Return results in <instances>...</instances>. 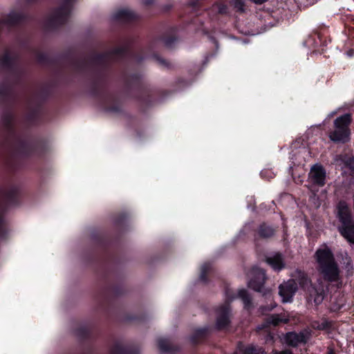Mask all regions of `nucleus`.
<instances>
[{
    "instance_id": "4be33fe9",
    "label": "nucleus",
    "mask_w": 354,
    "mask_h": 354,
    "mask_svg": "<svg viewBox=\"0 0 354 354\" xmlns=\"http://www.w3.org/2000/svg\"><path fill=\"white\" fill-rule=\"evenodd\" d=\"M328 326V323L327 322L324 321L320 326H317V328L319 330H324Z\"/></svg>"
},
{
    "instance_id": "bb28decb",
    "label": "nucleus",
    "mask_w": 354,
    "mask_h": 354,
    "mask_svg": "<svg viewBox=\"0 0 354 354\" xmlns=\"http://www.w3.org/2000/svg\"><path fill=\"white\" fill-rule=\"evenodd\" d=\"M206 267H207V265H203V267H202L203 272H204L205 271Z\"/></svg>"
},
{
    "instance_id": "6ab92c4d",
    "label": "nucleus",
    "mask_w": 354,
    "mask_h": 354,
    "mask_svg": "<svg viewBox=\"0 0 354 354\" xmlns=\"http://www.w3.org/2000/svg\"><path fill=\"white\" fill-rule=\"evenodd\" d=\"M232 4L234 6V8H236L238 10H243L244 3L243 0H234Z\"/></svg>"
},
{
    "instance_id": "9b49d317",
    "label": "nucleus",
    "mask_w": 354,
    "mask_h": 354,
    "mask_svg": "<svg viewBox=\"0 0 354 354\" xmlns=\"http://www.w3.org/2000/svg\"><path fill=\"white\" fill-rule=\"evenodd\" d=\"M137 17L136 14L133 12L132 10L124 8L119 10L115 14V18L119 20H123V21H129L134 19Z\"/></svg>"
},
{
    "instance_id": "b1692460",
    "label": "nucleus",
    "mask_w": 354,
    "mask_h": 354,
    "mask_svg": "<svg viewBox=\"0 0 354 354\" xmlns=\"http://www.w3.org/2000/svg\"><path fill=\"white\" fill-rule=\"evenodd\" d=\"M273 354H293L291 351L288 350L282 351H275Z\"/></svg>"
},
{
    "instance_id": "20e7f679",
    "label": "nucleus",
    "mask_w": 354,
    "mask_h": 354,
    "mask_svg": "<svg viewBox=\"0 0 354 354\" xmlns=\"http://www.w3.org/2000/svg\"><path fill=\"white\" fill-rule=\"evenodd\" d=\"M351 121V115L345 114L337 118L333 129V142H345L349 140L348 125Z\"/></svg>"
},
{
    "instance_id": "dca6fc26",
    "label": "nucleus",
    "mask_w": 354,
    "mask_h": 354,
    "mask_svg": "<svg viewBox=\"0 0 354 354\" xmlns=\"http://www.w3.org/2000/svg\"><path fill=\"white\" fill-rule=\"evenodd\" d=\"M333 286L335 285L337 286H339V284L340 283L339 282V269L337 268V263H335L333 261Z\"/></svg>"
},
{
    "instance_id": "a211bd4d",
    "label": "nucleus",
    "mask_w": 354,
    "mask_h": 354,
    "mask_svg": "<svg viewBox=\"0 0 354 354\" xmlns=\"http://www.w3.org/2000/svg\"><path fill=\"white\" fill-rule=\"evenodd\" d=\"M213 10L218 13L223 14L226 12L227 8L222 3L216 4L213 6Z\"/></svg>"
},
{
    "instance_id": "f257e3e1",
    "label": "nucleus",
    "mask_w": 354,
    "mask_h": 354,
    "mask_svg": "<svg viewBox=\"0 0 354 354\" xmlns=\"http://www.w3.org/2000/svg\"><path fill=\"white\" fill-rule=\"evenodd\" d=\"M295 279H288L279 286V295L283 303L290 302L296 293L298 287L297 282L301 288H306L310 284L307 275L301 270H296L292 274Z\"/></svg>"
},
{
    "instance_id": "72a5a7b5",
    "label": "nucleus",
    "mask_w": 354,
    "mask_h": 354,
    "mask_svg": "<svg viewBox=\"0 0 354 354\" xmlns=\"http://www.w3.org/2000/svg\"><path fill=\"white\" fill-rule=\"evenodd\" d=\"M329 138L332 140V135H329Z\"/></svg>"
},
{
    "instance_id": "7c9ffc66",
    "label": "nucleus",
    "mask_w": 354,
    "mask_h": 354,
    "mask_svg": "<svg viewBox=\"0 0 354 354\" xmlns=\"http://www.w3.org/2000/svg\"><path fill=\"white\" fill-rule=\"evenodd\" d=\"M201 279L202 280H205L204 277H203V273L201 275Z\"/></svg>"
},
{
    "instance_id": "473e14b6",
    "label": "nucleus",
    "mask_w": 354,
    "mask_h": 354,
    "mask_svg": "<svg viewBox=\"0 0 354 354\" xmlns=\"http://www.w3.org/2000/svg\"><path fill=\"white\" fill-rule=\"evenodd\" d=\"M263 328V327H258L257 328H258V330H261V329H262Z\"/></svg>"
},
{
    "instance_id": "ddd939ff",
    "label": "nucleus",
    "mask_w": 354,
    "mask_h": 354,
    "mask_svg": "<svg viewBox=\"0 0 354 354\" xmlns=\"http://www.w3.org/2000/svg\"><path fill=\"white\" fill-rule=\"evenodd\" d=\"M274 230L265 224L261 225L259 227V234L261 237L268 238L274 234Z\"/></svg>"
},
{
    "instance_id": "c85d7f7f",
    "label": "nucleus",
    "mask_w": 354,
    "mask_h": 354,
    "mask_svg": "<svg viewBox=\"0 0 354 354\" xmlns=\"http://www.w3.org/2000/svg\"><path fill=\"white\" fill-rule=\"evenodd\" d=\"M272 337L271 336L268 335L266 341L268 342V340H272Z\"/></svg>"
},
{
    "instance_id": "aec40b11",
    "label": "nucleus",
    "mask_w": 354,
    "mask_h": 354,
    "mask_svg": "<svg viewBox=\"0 0 354 354\" xmlns=\"http://www.w3.org/2000/svg\"><path fill=\"white\" fill-rule=\"evenodd\" d=\"M12 121V116L10 114L4 115L1 118V123L4 126H8Z\"/></svg>"
},
{
    "instance_id": "7ed1b4c3",
    "label": "nucleus",
    "mask_w": 354,
    "mask_h": 354,
    "mask_svg": "<svg viewBox=\"0 0 354 354\" xmlns=\"http://www.w3.org/2000/svg\"><path fill=\"white\" fill-rule=\"evenodd\" d=\"M337 214L341 222L339 227L341 235L348 242L354 243V221L351 219L350 210L346 203H339Z\"/></svg>"
},
{
    "instance_id": "2eb2a0df",
    "label": "nucleus",
    "mask_w": 354,
    "mask_h": 354,
    "mask_svg": "<svg viewBox=\"0 0 354 354\" xmlns=\"http://www.w3.org/2000/svg\"><path fill=\"white\" fill-rule=\"evenodd\" d=\"M281 322L286 323V322H288V319L281 318L279 317V315H272L267 320L268 324H271L274 326H276Z\"/></svg>"
},
{
    "instance_id": "f03ea898",
    "label": "nucleus",
    "mask_w": 354,
    "mask_h": 354,
    "mask_svg": "<svg viewBox=\"0 0 354 354\" xmlns=\"http://www.w3.org/2000/svg\"><path fill=\"white\" fill-rule=\"evenodd\" d=\"M315 258L319 274L326 281H332V252L326 245H322L315 252Z\"/></svg>"
},
{
    "instance_id": "cd10ccee",
    "label": "nucleus",
    "mask_w": 354,
    "mask_h": 354,
    "mask_svg": "<svg viewBox=\"0 0 354 354\" xmlns=\"http://www.w3.org/2000/svg\"><path fill=\"white\" fill-rule=\"evenodd\" d=\"M345 260H346V262H345V263H348V262H349V259L348 258V257H347V256H346V257H345Z\"/></svg>"
},
{
    "instance_id": "393cba45",
    "label": "nucleus",
    "mask_w": 354,
    "mask_h": 354,
    "mask_svg": "<svg viewBox=\"0 0 354 354\" xmlns=\"http://www.w3.org/2000/svg\"><path fill=\"white\" fill-rule=\"evenodd\" d=\"M275 307V304H271L270 306L268 308H266V310H271L272 309H273Z\"/></svg>"
},
{
    "instance_id": "412c9836",
    "label": "nucleus",
    "mask_w": 354,
    "mask_h": 354,
    "mask_svg": "<svg viewBox=\"0 0 354 354\" xmlns=\"http://www.w3.org/2000/svg\"><path fill=\"white\" fill-rule=\"evenodd\" d=\"M324 299V294L322 292H317L316 296L314 297V301L316 304H320Z\"/></svg>"
},
{
    "instance_id": "1a4fd4ad",
    "label": "nucleus",
    "mask_w": 354,
    "mask_h": 354,
    "mask_svg": "<svg viewBox=\"0 0 354 354\" xmlns=\"http://www.w3.org/2000/svg\"><path fill=\"white\" fill-rule=\"evenodd\" d=\"M266 262L274 270H281L284 267V263L282 255L281 254H276L272 257H268Z\"/></svg>"
},
{
    "instance_id": "4468645a",
    "label": "nucleus",
    "mask_w": 354,
    "mask_h": 354,
    "mask_svg": "<svg viewBox=\"0 0 354 354\" xmlns=\"http://www.w3.org/2000/svg\"><path fill=\"white\" fill-rule=\"evenodd\" d=\"M238 296L240 297L244 303L245 307H248L250 304V297L245 290H240L238 292Z\"/></svg>"
},
{
    "instance_id": "f8f14e48",
    "label": "nucleus",
    "mask_w": 354,
    "mask_h": 354,
    "mask_svg": "<svg viewBox=\"0 0 354 354\" xmlns=\"http://www.w3.org/2000/svg\"><path fill=\"white\" fill-rule=\"evenodd\" d=\"M234 354H266V351L261 348H256L253 346L239 347Z\"/></svg>"
},
{
    "instance_id": "6e6552de",
    "label": "nucleus",
    "mask_w": 354,
    "mask_h": 354,
    "mask_svg": "<svg viewBox=\"0 0 354 354\" xmlns=\"http://www.w3.org/2000/svg\"><path fill=\"white\" fill-rule=\"evenodd\" d=\"M308 339L306 333L300 332L299 333L290 332L285 336V342L291 346H297L301 343H305Z\"/></svg>"
},
{
    "instance_id": "f704fd0d",
    "label": "nucleus",
    "mask_w": 354,
    "mask_h": 354,
    "mask_svg": "<svg viewBox=\"0 0 354 354\" xmlns=\"http://www.w3.org/2000/svg\"><path fill=\"white\" fill-rule=\"evenodd\" d=\"M331 352H332L331 351H329L328 354H331Z\"/></svg>"
},
{
    "instance_id": "2f4dec72",
    "label": "nucleus",
    "mask_w": 354,
    "mask_h": 354,
    "mask_svg": "<svg viewBox=\"0 0 354 354\" xmlns=\"http://www.w3.org/2000/svg\"><path fill=\"white\" fill-rule=\"evenodd\" d=\"M151 0H145V3H149Z\"/></svg>"
},
{
    "instance_id": "c756f323",
    "label": "nucleus",
    "mask_w": 354,
    "mask_h": 354,
    "mask_svg": "<svg viewBox=\"0 0 354 354\" xmlns=\"http://www.w3.org/2000/svg\"><path fill=\"white\" fill-rule=\"evenodd\" d=\"M7 58H8V55H5V57H4V59H5V60L3 61L4 62H6V59H7Z\"/></svg>"
},
{
    "instance_id": "39448f33",
    "label": "nucleus",
    "mask_w": 354,
    "mask_h": 354,
    "mask_svg": "<svg viewBox=\"0 0 354 354\" xmlns=\"http://www.w3.org/2000/svg\"><path fill=\"white\" fill-rule=\"evenodd\" d=\"M250 278L249 286L257 292L263 291V286L266 279L265 272L257 267L253 268L248 274Z\"/></svg>"
},
{
    "instance_id": "f3484780",
    "label": "nucleus",
    "mask_w": 354,
    "mask_h": 354,
    "mask_svg": "<svg viewBox=\"0 0 354 354\" xmlns=\"http://www.w3.org/2000/svg\"><path fill=\"white\" fill-rule=\"evenodd\" d=\"M158 347L162 351H167L169 347V343L166 339H160L158 341Z\"/></svg>"
},
{
    "instance_id": "9d476101",
    "label": "nucleus",
    "mask_w": 354,
    "mask_h": 354,
    "mask_svg": "<svg viewBox=\"0 0 354 354\" xmlns=\"http://www.w3.org/2000/svg\"><path fill=\"white\" fill-rule=\"evenodd\" d=\"M64 1V5L56 12L55 19L58 21H64L70 12V7L72 0Z\"/></svg>"
},
{
    "instance_id": "423d86ee",
    "label": "nucleus",
    "mask_w": 354,
    "mask_h": 354,
    "mask_svg": "<svg viewBox=\"0 0 354 354\" xmlns=\"http://www.w3.org/2000/svg\"><path fill=\"white\" fill-rule=\"evenodd\" d=\"M308 180L314 185L324 186L326 180V171L323 167L318 164L313 165L308 174Z\"/></svg>"
},
{
    "instance_id": "0eeeda50",
    "label": "nucleus",
    "mask_w": 354,
    "mask_h": 354,
    "mask_svg": "<svg viewBox=\"0 0 354 354\" xmlns=\"http://www.w3.org/2000/svg\"><path fill=\"white\" fill-rule=\"evenodd\" d=\"M230 311L229 304L225 303L218 309L216 326L218 329L225 328L230 323Z\"/></svg>"
},
{
    "instance_id": "5701e85b",
    "label": "nucleus",
    "mask_w": 354,
    "mask_h": 354,
    "mask_svg": "<svg viewBox=\"0 0 354 354\" xmlns=\"http://www.w3.org/2000/svg\"><path fill=\"white\" fill-rule=\"evenodd\" d=\"M263 295H265L270 301H272V297L269 290H266V292H263Z\"/></svg>"
},
{
    "instance_id": "a878e982",
    "label": "nucleus",
    "mask_w": 354,
    "mask_h": 354,
    "mask_svg": "<svg viewBox=\"0 0 354 354\" xmlns=\"http://www.w3.org/2000/svg\"><path fill=\"white\" fill-rule=\"evenodd\" d=\"M348 161L350 162L351 167L354 169V161L352 159H349Z\"/></svg>"
}]
</instances>
